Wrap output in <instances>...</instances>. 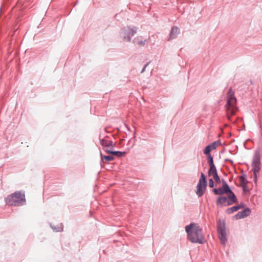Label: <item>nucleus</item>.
Listing matches in <instances>:
<instances>
[{"label": "nucleus", "mask_w": 262, "mask_h": 262, "mask_svg": "<svg viewBox=\"0 0 262 262\" xmlns=\"http://www.w3.org/2000/svg\"><path fill=\"white\" fill-rule=\"evenodd\" d=\"M251 210L249 208H247L242 211L238 212L236 215L234 216L235 220H239L245 218L250 215Z\"/></svg>", "instance_id": "10"}, {"label": "nucleus", "mask_w": 262, "mask_h": 262, "mask_svg": "<svg viewBox=\"0 0 262 262\" xmlns=\"http://www.w3.org/2000/svg\"><path fill=\"white\" fill-rule=\"evenodd\" d=\"M213 179L211 178L209 180V186L211 188H213Z\"/></svg>", "instance_id": "20"}, {"label": "nucleus", "mask_w": 262, "mask_h": 262, "mask_svg": "<svg viewBox=\"0 0 262 262\" xmlns=\"http://www.w3.org/2000/svg\"><path fill=\"white\" fill-rule=\"evenodd\" d=\"M138 29L135 26L124 27L120 31V37L125 41L130 42L132 37L137 32Z\"/></svg>", "instance_id": "6"}, {"label": "nucleus", "mask_w": 262, "mask_h": 262, "mask_svg": "<svg viewBox=\"0 0 262 262\" xmlns=\"http://www.w3.org/2000/svg\"><path fill=\"white\" fill-rule=\"evenodd\" d=\"M107 149L108 150H111V148H105L104 150H105V149Z\"/></svg>", "instance_id": "24"}, {"label": "nucleus", "mask_w": 262, "mask_h": 262, "mask_svg": "<svg viewBox=\"0 0 262 262\" xmlns=\"http://www.w3.org/2000/svg\"><path fill=\"white\" fill-rule=\"evenodd\" d=\"M100 144L105 148H111V149H113L115 144L112 141L107 140L105 139L100 140Z\"/></svg>", "instance_id": "11"}, {"label": "nucleus", "mask_w": 262, "mask_h": 262, "mask_svg": "<svg viewBox=\"0 0 262 262\" xmlns=\"http://www.w3.org/2000/svg\"><path fill=\"white\" fill-rule=\"evenodd\" d=\"M207 181L205 174L201 173V178L196 187L195 193L198 197L202 196L206 190Z\"/></svg>", "instance_id": "8"}, {"label": "nucleus", "mask_w": 262, "mask_h": 262, "mask_svg": "<svg viewBox=\"0 0 262 262\" xmlns=\"http://www.w3.org/2000/svg\"><path fill=\"white\" fill-rule=\"evenodd\" d=\"M222 145V143L220 140H217L216 141H214V149H215L216 147L221 146Z\"/></svg>", "instance_id": "19"}, {"label": "nucleus", "mask_w": 262, "mask_h": 262, "mask_svg": "<svg viewBox=\"0 0 262 262\" xmlns=\"http://www.w3.org/2000/svg\"><path fill=\"white\" fill-rule=\"evenodd\" d=\"M245 178L244 176H242L240 178V180L241 181L242 183H243L244 181H245Z\"/></svg>", "instance_id": "22"}, {"label": "nucleus", "mask_w": 262, "mask_h": 262, "mask_svg": "<svg viewBox=\"0 0 262 262\" xmlns=\"http://www.w3.org/2000/svg\"><path fill=\"white\" fill-rule=\"evenodd\" d=\"M187 239L192 243L202 244L205 242L202 229L198 224L191 223L185 227Z\"/></svg>", "instance_id": "2"}, {"label": "nucleus", "mask_w": 262, "mask_h": 262, "mask_svg": "<svg viewBox=\"0 0 262 262\" xmlns=\"http://www.w3.org/2000/svg\"><path fill=\"white\" fill-rule=\"evenodd\" d=\"M179 33L180 29L179 28L177 27H172L169 34V37L168 39V40L169 41L170 40L176 38Z\"/></svg>", "instance_id": "13"}, {"label": "nucleus", "mask_w": 262, "mask_h": 262, "mask_svg": "<svg viewBox=\"0 0 262 262\" xmlns=\"http://www.w3.org/2000/svg\"><path fill=\"white\" fill-rule=\"evenodd\" d=\"M6 202L11 206H21L26 202L25 194L19 191L15 192L8 195Z\"/></svg>", "instance_id": "5"}, {"label": "nucleus", "mask_w": 262, "mask_h": 262, "mask_svg": "<svg viewBox=\"0 0 262 262\" xmlns=\"http://www.w3.org/2000/svg\"><path fill=\"white\" fill-rule=\"evenodd\" d=\"M101 159L103 162H108L114 159V157L110 156H103L101 154Z\"/></svg>", "instance_id": "17"}, {"label": "nucleus", "mask_w": 262, "mask_h": 262, "mask_svg": "<svg viewBox=\"0 0 262 262\" xmlns=\"http://www.w3.org/2000/svg\"><path fill=\"white\" fill-rule=\"evenodd\" d=\"M148 41V39L143 40L140 37H136L134 39L133 42L139 47H144Z\"/></svg>", "instance_id": "14"}, {"label": "nucleus", "mask_w": 262, "mask_h": 262, "mask_svg": "<svg viewBox=\"0 0 262 262\" xmlns=\"http://www.w3.org/2000/svg\"><path fill=\"white\" fill-rule=\"evenodd\" d=\"M238 206H243V207H244V204H241L238 205Z\"/></svg>", "instance_id": "23"}, {"label": "nucleus", "mask_w": 262, "mask_h": 262, "mask_svg": "<svg viewBox=\"0 0 262 262\" xmlns=\"http://www.w3.org/2000/svg\"><path fill=\"white\" fill-rule=\"evenodd\" d=\"M51 227L52 228V229L55 232L61 231L63 230V228L62 224H61L60 225V226L59 227H55L52 225H51Z\"/></svg>", "instance_id": "18"}, {"label": "nucleus", "mask_w": 262, "mask_h": 262, "mask_svg": "<svg viewBox=\"0 0 262 262\" xmlns=\"http://www.w3.org/2000/svg\"><path fill=\"white\" fill-rule=\"evenodd\" d=\"M213 149V143L209 144L204 150V154L208 156V163L210 168L208 171L209 176L213 175V157L211 156L210 151Z\"/></svg>", "instance_id": "9"}, {"label": "nucleus", "mask_w": 262, "mask_h": 262, "mask_svg": "<svg viewBox=\"0 0 262 262\" xmlns=\"http://www.w3.org/2000/svg\"><path fill=\"white\" fill-rule=\"evenodd\" d=\"M214 193L220 195L216 200L219 207L229 206L238 203L236 196L224 180H222L221 187L214 188Z\"/></svg>", "instance_id": "1"}, {"label": "nucleus", "mask_w": 262, "mask_h": 262, "mask_svg": "<svg viewBox=\"0 0 262 262\" xmlns=\"http://www.w3.org/2000/svg\"><path fill=\"white\" fill-rule=\"evenodd\" d=\"M260 155L259 151H256L254 152L252 162V170L253 172V178L254 181L255 182H256L257 179V174L259 172L260 169Z\"/></svg>", "instance_id": "7"}, {"label": "nucleus", "mask_w": 262, "mask_h": 262, "mask_svg": "<svg viewBox=\"0 0 262 262\" xmlns=\"http://www.w3.org/2000/svg\"><path fill=\"white\" fill-rule=\"evenodd\" d=\"M105 151L107 153L111 154L114 155H116L118 157H120L124 154V152H121V151H113L112 150H108L107 149H105Z\"/></svg>", "instance_id": "16"}, {"label": "nucleus", "mask_w": 262, "mask_h": 262, "mask_svg": "<svg viewBox=\"0 0 262 262\" xmlns=\"http://www.w3.org/2000/svg\"><path fill=\"white\" fill-rule=\"evenodd\" d=\"M226 108L227 118L230 120L231 116L234 115L237 111L236 99L234 96V92L231 89L227 93Z\"/></svg>", "instance_id": "3"}, {"label": "nucleus", "mask_w": 262, "mask_h": 262, "mask_svg": "<svg viewBox=\"0 0 262 262\" xmlns=\"http://www.w3.org/2000/svg\"><path fill=\"white\" fill-rule=\"evenodd\" d=\"M222 180L220 179V177L218 176L217 171L215 166L214 165V181H215V184H214V187L215 186L216 188H219L222 186Z\"/></svg>", "instance_id": "12"}, {"label": "nucleus", "mask_w": 262, "mask_h": 262, "mask_svg": "<svg viewBox=\"0 0 262 262\" xmlns=\"http://www.w3.org/2000/svg\"><path fill=\"white\" fill-rule=\"evenodd\" d=\"M149 62H148V63H146L144 66V67L143 68L142 70H141V73H143L145 71V69H146V68L148 66V65L149 64Z\"/></svg>", "instance_id": "21"}, {"label": "nucleus", "mask_w": 262, "mask_h": 262, "mask_svg": "<svg viewBox=\"0 0 262 262\" xmlns=\"http://www.w3.org/2000/svg\"><path fill=\"white\" fill-rule=\"evenodd\" d=\"M243 206H234L232 207L228 208L226 209V212L228 214H231L235 211H236L239 209L243 208Z\"/></svg>", "instance_id": "15"}, {"label": "nucleus", "mask_w": 262, "mask_h": 262, "mask_svg": "<svg viewBox=\"0 0 262 262\" xmlns=\"http://www.w3.org/2000/svg\"><path fill=\"white\" fill-rule=\"evenodd\" d=\"M217 231L221 244L225 246L228 241V235L225 220L219 219L217 221Z\"/></svg>", "instance_id": "4"}]
</instances>
